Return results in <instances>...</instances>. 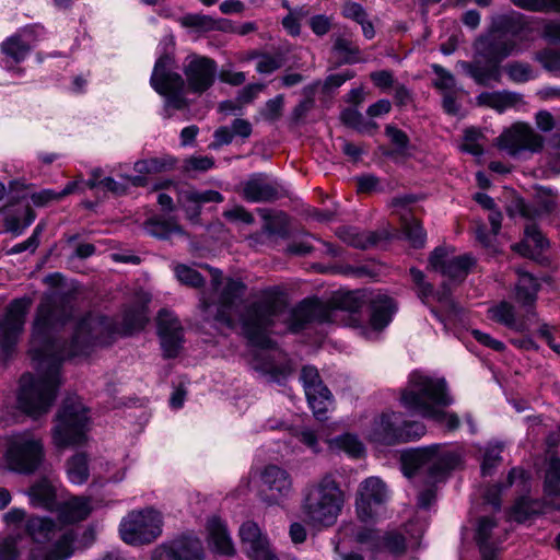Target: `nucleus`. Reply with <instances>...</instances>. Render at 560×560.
Instances as JSON below:
<instances>
[{"instance_id":"54","label":"nucleus","mask_w":560,"mask_h":560,"mask_svg":"<svg viewBox=\"0 0 560 560\" xmlns=\"http://www.w3.org/2000/svg\"><path fill=\"white\" fill-rule=\"evenodd\" d=\"M189 192H196L192 187L180 188L177 191V202L185 210L187 217L194 220L199 217L201 205L197 198L192 200H185L184 195H190Z\"/></svg>"},{"instance_id":"46","label":"nucleus","mask_w":560,"mask_h":560,"mask_svg":"<svg viewBox=\"0 0 560 560\" xmlns=\"http://www.w3.org/2000/svg\"><path fill=\"white\" fill-rule=\"evenodd\" d=\"M504 71L514 83H525L536 78L530 65L522 61H512L504 66Z\"/></svg>"},{"instance_id":"58","label":"nucleus","mask_w":560,"mask_h":560,"mask_svg":"<svg viewBox=\"0 0 560 560\" xmlns=\"http://www.w3.org/2000/svg\"><path fill=\"white\" fill-rule=\"evenodd\" d=\"M434 73L438 75L434 81V86L444 92L454 91L455 88V78L454 75L445 70L442 66L433 65L432 66Z\"/></svg>"},{"instance_id":"6","label":"nucleus","mask_w":560,"mask_h":560,"mask_svg":"<svg viewBox=\"0 0 560 560\" xmlns=\"http://www.w3.org/2000/svg\"><path fill=\"white\" fill-rule=\"evenodd\" d=\"M460 463L462 456L456 450L439 444L410 448L400 455L402 474L409 479L424 477L428 483L442 480Z\"/></svg>"},{"instance_id":"31","label":"nucleus","mask_w":560,"mask_h":560,"mask_svg":"<svg viewBox=\"0 0 560 560\" xmlns=\"http://www.w3.org/2000/svg\"><path fill=\"white\" fill-rule=\"evenodd\" d=\"M410 277L415 285L416 293L423 304L428 305L431 299L443 304L451 303V290L446 283H443L441 290L435 291L433 285L425 280L424 273L418 268H410Z\"/></svg>"},{"instance_id":"37","label":"nucleus","mask_w":560,"mask_h":560,"mask_svg":"<svg viewBox=\"0 0 560 560\" xmlns=\"http://www.w3.org/2000/svg\"><path fill=\"white\" fill-rule=\"evenodd\" d=\"M332 52L338 57L339 65H354L363 61L359 46L343 35L334 37Z\"/></svg>"},{"instance_id":"13","label":"nucleus","mask_w":560,"mask_h":560,"mask_svg":"<svg viewBox=\"0 0 560 560\" xmlns=\"http://www.w3.org/2000/svg\"><path fill=\"white\" fill-rule=\"evenodd\" d=\"M42 31L38 26H26L4 38L0 43V67L22 75L24 70L19 65L27 59Z\"/></svg>"},{"instance_id":"18","label":"nucleus","mask_w":560,"mask_h":560,"mask_svg":"<svg viewBox=\"0 0 560 560\" xmlns=\"http://www.w3.org/2000/svg\"><path fill=\"white\" fill-rule=\"evenodd\" d=\"M387 499V488L378 477L364 479L359 486L355 499L358 517L363 522L372 521L377 514V509Z\"/></svg>"},{"instance_id":"20","label":"nucleus","mask_w":560,"mask_h":560,"mask_svg":"<svg viewBox=\"0 0 560 560\" xmlns=\"http://www.w3.org/2000/svg\"><path fill=\"white\" fill-rule=\"evenodd\" d=\"M300 380L315 418L320 421L326 419V412L331 405V394L323 384L317 369L311 365L304 366Z\"/></svg>"},{"instance_id":"24","label":"nucleus","mask_w":560,"mask_h":560,"mask_svg":"<svg viewBox=\"0 0 560 560\" xmlns=\"http://www.w3.org/2000/svg\"><path fill=\"white\" fill-rule=\"evenodd\" d=\"M156 320L164 355L166 358L177 357L184 341V332L179 319L173 312L163 308L159 312Z\"/></svg>"},{"instance_id":"5","label":"nucleus","mask_w":560,"mask_h":560,"mask_svg":"<svg viewBox=\"0 0 560 560\" xmlns=\"http://www.w3.org/2000/svg\"><path fill=\"white\" fill-rule=\"evenodd\" d=\"M343 504V491L334 475L327 474L304 488L301 511L308 525L329 527L336 523Z\"/></svg>"},{"instance_id":"3","label":"nucleus","mask_w":560,"mask_h":560,"mask_svg":"<svg viewBox=\"0 0 560 560\" xmlns=\"http://www.w3.org/2000/svg\"><path fill=\"white\" fill-rule=\"evenodd\" d=\"M530 31L525 16L518 12L494 15L488 31L472 43L474 60H459L456 67L478 85L500 83L501 62L523 51L522 43L528 40Z\"/></svg>"},{"instance_id":"17","label":"nucleus","mask_w":560,"mask_h":560,"mask_svg":"<svg viewBox=\"0 0 560 560\" xmlns=\"http://www.w3.org/2000/svg\"><path fill=\"white\" fill-rule=\"evenodd\" d=\"M454 247L439 246L430 254L429 266L452 280H463L475 264L469 255H454Z\"/></svg>"},{"instance_id":"9","label":"nucleus","mask_w":560,"mask_h":560,"mask_svg":"<svg viewBox=\"0 0 560 560\" xmlns=\"http://www.w3.org/2000/svg\"><path fill=\"white\" fill-rule=\"evenodd\" d=\"M52 439L58 447L85 442L89 431V410L78 397H68L56 417Z\"/></svg>"},{"instance_id":"62","label":"nucleus","mask_w":560,"mask_h":560,"mask_svg":"<svg viewBox=\"0 0 560 560\" xmlns=\"http://www.w3.org/2000/svg\"><path fill=\"white\" fill-rule=\"evenodd\" d=\"M283 108V96L277 95L276 97L266 102L262 110V116L268 120H277L282 113Z\"/></svg>"},{"instance_id":"55","label":"nucleus","mask_w":560,"mask_h":560,"mask_svg":"<svg viewBox=\"0 0 560 560\" xmlns=\"http://www.w3.org/2000/svg\"><path fill=\"white\" fill-rule=\"evenodd\" d=\"M257 57L258 62L256 65V71L260 74H270L280 69L283 65V57L281 54H259Z\"/></svg>"},{"instance_id":"33","label":"nucleus","mask_w":560,"mask_h":560,"mask_svg":"<svg viewBox=\"0 0 560 560\" xmlns=\"http://www.w3.org/2000/svg\"><path fill=\"white\" fill-rule=\"evenodd\" d=\"M207 532L208 544L214 552L225 556L234 555V545L224 522L217 516L209 518Z\"/></svg>"},{"instance_id":"49","label":"nucleus","mask_w":560,"mask_h":560,"mask_svg":"<svg viewBox=\"0 0 560 560\" xmlns=\"http://www.w3.org/2000/svg\"><path fill=\"white\" fill-rule=\"evenodd\" d=\"M535 60L541 67L556 77H560V51L551 48L542 49L535 54Z\"/></svg>"},{"instance_id":"7","label":"nucleus","mask_w":560,"mask_h":560,"mask_svg":"<svg viewBox=\"0 0 560 560\" xmlns=\"http://www.w3.org/2000/svg\"><path fill=\"white\" fill-rule=\"evenodd\" d=\"M25 530L40 546L45 560H67L72 556L75 535L71 528L50 517L32 516L26 520Z\"/></svg>"},{"instance_id":"50","label":"nucleus","mask_w":560,"mask_h":560,"mask_svg":"<svg viewBox=\"0 0 560 560\" xmlns=\"http://www.w3.org/2000/svg\"><path fill=\"white\" fill-rule=\"evenodd\" d=\"M74 188H75V184L74 183H69L60 191H55L52 189H43V190H40L38 192H34L31 196V199H32V201H33V203L35 206L44 207V206L48 205L49 202H51L54 200H60L65 196L73 192Z\"/></svg>"},{"instance_id":"14","label":"nucleus","mask_w":560,"mask_h":560,"mask_svg":"<svg viewBox=\"0 0 560 560\" xmlns=\"http://www.w3.org/2000/svg\"><path fill=\"white\" fill-rule=\"evenodd\" d=\"M119 532L129 545L150 544L162 533L161 514L153 509L133 511L122 518Z\"/></svg>"},{"instance_id":"23","label":"nucleus","mask_w":560,"mask_h":560,"mask_svg":"<svg viewBox=\"0 0 560 560\" xmlns=\"http://www.w3.org/2000/svg\"><path fill=\"white\" fill-rule=\"evenodd\" d=\"M152 560H205L203 545L198 537L183 536L156 548Z\"/></svg>"},{"instance_id":"45","label":"nucleus","mask_w":560,"mask_h":560,"mask_svg":"<svg viewBox=\"0 0 560 560\" xmlns=\"http://www.w3.org/2000/svg\"><path fill=\"white\" fill-rule=\"evenodd\" d=\"M341 120L345 125L354 128L359 132H370L377 126L375 122L365 120L363 115L355 108H347L341 113Z\"/></svg>"},{"instance_id":"12","label":"nucleus","mask_w":560,"mask_h":560,"mask_svg":"<svg viewBox=\"0 0 560 560\" xmlns=\"http://www.w3.org/2000/svg\"><path fill=\"white\" fill-rule=\"evenodd\" d=\"M211 285L218 293V300L217 302H213L202 298L201 307L205 312L210 314L211 307L215 305L217 311L213 314V319L226 325L228 327H232V315L236 308L237 302L242 299L246 287L238 279L226 278L223 280L219 270L214 271Z\"/></svg>"},{"instance_id":"26","label":"nucleus","mask_w":560,"mask_h":560,"mask_svg":"<svg viewBox=\"0 0 560 560\" xmlns=\"http://www.w3.org/2000/svg\"><path fill=\"white\" fill-rule=\"evenodd\" d=\"M425 528L427 524L424 522L412 521L406 525L407 536L396 532L386 534L381 539V551L387 550L395 556H400L408 548L419 547Z\"/></svg>"},{"instance_id":"52","label":"nucleus","mask_w":560,"mask_h":560,"mask_svg":"<svg viewBox=\"0 0 560 560\" xmlns=\"http://www.w3.org/2000/svg\"><path fill=\"white\" fill-rule=\"evenodd\" d=\"M516 7L534 11H560V0H511Z\"/></svg>"},{"instance_id":"8","label":"nucleus","mask_w":560,"mask_h":560,"mask_svg":"<svg viewBox=\"0 0 560 560\" xmlns=\"http://www.w3.org/2000/svg\"><path fill=\"white\" fill-rule=\"evenodd\" d=\"M45 458L43 441L31 431L13 433L7 439L4 463L9 470L31 475Z\"/></svg>"},{"instance_id":"22","label":"nucleus","mask_w":560,"mask_h":560,"mask_svg":"<svg viewBox=\"0 0 560 560\" xmlns=\"http://www.w3.org/2000/svg\"><path fill=\"white\" fill-rule=\"evenodd\" d=\"M238 534L242 548L250 560H279L267 535L255 522L243 523Z\"/></svg>"},{"instance_id":"60","label":"nucleus","mask_w":560,"mask_h":560,"mask_svg":"<svg viewBox=\"0 0 560 560\" xmlns=\"http://www.w3.org/2000/svg\"><path fill=\"white\" fill-rule=\"evenodd\" d=\"M526 243H530L538 250H544L549 243L535 223H530L525 228Z\"/></svg>"},{"instance_id":"53","label":"nucleus","mask_w":560,"mask_h":560,"mask_svg":"<svg viewBox=\"0 0 560 560\" xmlns=\"http://www.w3.org/2000/svg\"><path fill=\"white\" fill-rule=\"evenodd\" d=\"M480 138H482V133L479 130L475 128L466 129L464 133L463 143L460 145L462 150L475 156L482 155L483 147L479 142Z\"/></svg>"},{"instance_id":"56","label":"nucleus","mask_w":560,"mask_h":560,"mask_svg":"<svg viewBox=\"0 0 560 560\" xmlns=\"http://www.w3.org/2000/svg\"><path fill=\"white\" fill-rule=\"evenodd\" d=\"M556 208V202L552 199L544 200L537 208H532L528 205L521 203L520 211L522 217L526 219H535L546 213H551Z\"/></svg>"},{"instance_id":"39","label":"nucleus","mask_w":560,"mask_h":560,"mask_svg":"<svg viewBox=\"0 0 560 560\" xmlns=\"http://www.w3.org/2000/svg\"><path fill=\"white\" fill-rule=\"evenodd\" d=\"M527 479V474L520 467H514L508 475L506 485H493L489 487L485 493V500L491 504L495 510L501 508L500 495L503 489L513 486L516 481L524 483Z\"/></svg>"},{"instance_id":"64","label":"nucleus","mask_w":560,"mask_h":560,"mask_svg":"<svg viewBox=\"0 0 560 560\" xmlns=\"http://www.w3.org/2000/svg\"><path fill=\"white\" fill-rule=\"evenodd\" d=\"M544 492L549 501V504L553 509L560 510V482L545 479Z\"/></svg>"},{"instance_id":"21","label":"nucleus","mask_w":560,"mask_h":560,"mask_svg":"<svg viewBox=\"0 0 560 560\" xmlns=\"http://www.w3.org/2000/svg\"><path fill=\"white\" fill-rule=\"evenodd\" d=\"M417 201L413 195L398 196L392 199L393 212L398 215L406 240L415 248H421L427 241V233L421 223L413 217L409 206Z\"/></svg>"},{"instance_id":"47","label":"nucleus","mask_w":560,"mask_h":560,"mask_svg":"<svg viewBox=\"0 0 560 560\" xmlns=\"http://www.w3.org/2000/svg\"><path fill=\"white\" fill-rule=\"evenodd\" d=\"M332 445L351 457H360L364 453V446L358 436L346 433L331 441Z\"/></svg>"},{"instance_id":"43","label":"nucleus","mask_w":560,"mask_h":560,"mask_svg":"<svg viewBox=\"0 0 560 560\" xmlns=\"http://www.w3.org/2000/svg\"><path fill=\"white\" fill-rule=\"evenodd\" d=\"M145 229L149 234L162 240L170 238L174 234H184L180 225L168 220H150Z\"/></svg>"},{"instance_id":"35","label":"nucleus","mask_w":560,"mask_h":560,"mask_svg":"<svg viewBox=\"0 0 560 560\" xmlns=\"http://www.w3.org/2000/svg\"><path fill=\"white\" fill-rule=\"evenodd\" d=\"M59 517L65 523H77L85 520L92 512L91 499L86 497H73L56 509Z\"/></svg>"},{"instance_id":"57","label":"nucleus","mask_w":560,"mask_h":560,"mask_svg":"<svg viewBox=\"0 0 560 560\" xmlns=\"http://www.w3.org/2000/svg\"><path fill=\"white\" fill-rule=\"evenodd\" d=\"M214 166V159L212 156L192 155L185 160V172H207Z\"/></svg>"},{"instance_id":"36","label":"nucleus","mask_w":560,"mask_h":560,"mask_svg":"<svg viewBox=\"0 0 560 560\" xmlns=\"http://www.w3.org/2000/svg\"><path fill=\"white\" fill-rule=\"evenodd\" d=\"M341 532L345 536L351 537L355 542L362 545L365 550L371 552L381 551V539L378 533L370 527L348 524L342 526Z\"/></svg>"},{"instance_id":"4","label":"nucleus","mask_w":560,"mask_h":560,"mask_svg":"<svg viewBox=\"0 0 560 560\" xmlns=\"http://www.w3.org/2000/svg\"><path fill=\"white\" fill-rule=\"evenodd\" d=\"M400 404L412 415L443 423L448 430L459 427V418L456 413L442 410L453 404L444 378L433 377L419 371L412 372L407 386L401 390Z\"/></svg>"},{"instance_id":"61","label":"nucleus","mask_w":560,"mask_h":560,"mask_svg":"<svg viewBox=\"0 0 560 560\" xmlns=\"http://www.w3.org/2000/svg\"><path fill=\"white\" fill-rule=\"evenodd\" d=\"M308 25L315 35L324 36L331 28V19L325 14H317L310 19Z\"/></svg>"},{"instance_id":"63","label":"nucleus","mask_w":560,"mask_h":560,"mask_svg":"<svg viewBox=\"0 0 560 560\" xmlns=\"http://www.w3.org/2000/svg\"><path fill=\"white\" fill-rule=\"evenodd\" d=\"M385 135L389 138L392 143L397 147L398 151L402 152L408 147V136L395 126H386Z\"/></svg>"},{"instance_id":"32","label":"nucleus","mask_w":560,"mask_h":560,"mask_svg":"<svg viewBox=\"0 0 560 560\" xmlns=\"http://www.w3.org/2000/svg\"><path fill=\"white\" fill-rule=\"evenodd\" d=\"M26 493L31 505L36 509L54 511L58 508L57 489L52 481L46 477L35 481Z\"/></svg>"},{"instance_id":"11","label":"nucleus","mask_w":560,"mask_h":560,"mask_svg":"<svg viewBox=\"0 0 560 560\" xmlns=\"http://www.w3.org/2000/svg\"><path fill=\"white\" fill-rule=\"evenodd\" d=\"M177 66L172 55H161L154 65L150 85L164 97V109H183L187 106V100L184 94L185 81L176 71Z\"/></svg>"},{"instance_id":"19","label":"nucleus","mask_w":560,"mask_h":560,"mask_svg":"<svg viewBox=\"0 0 560 560\" xmlns=\"http://www.w3.org/2000/svg\"><path fill=\"white\" fill-rule=\"evenodd\" d=\"M31 299L22 298L13 300L0 323V343L4 353L9 354L22 334L25 316L31 306Z\"/></svg>"},{"instance_id":"59","label":"nucleus","mask_w":560,"mask_h":560,"mask_svg":"<svg viewBox=\"0 0 560 560\" xmlns=\"http://www.w3.org/2000/svg\"><path fill=\"white\" fill-rule=\"evenodd\" d=\"M341 14L343 18L352 20L357 23L362 22L366 18L364 8L354 1L346 0L342 4Z\"/></svg>"},{"instance_id":"41","label":"nucleus","mask_w":560,"mask_h":560,"mask_svg":"<svg viewBox=\"0 0 560 560\" xmlns=\"http://www.w3.org/2000/svg\"><path fill=\"white\" fill-rule=\"evenodd\" d=\"M339 236L355 248L366 249L374 246L380 237L375 232L371 231H359L355 228H346L339 232Z\"/></svg>"},{"instance_id":"44","label":"nucleus","mask_w":560,"mask_h":560,"mask_svg":"<svg viewBox=\"0 0 560 560\" xmlns=\"http://www.w3.org/2000/svg\"><path fill=\"white\" fill-rule=\"evenodd\" d=\"M540 504L537 501L529 499L528 497H522L518 499L511 509V517L516 522H525L532 515L539 512Z\"/></svg>"},{"instance_id":"25","label":"nucleus","mask_w":560,"mask_h":560,"mask_svg":"<svg viewBox=\"0 0 560 560\" xmlns=\"http://www.w3.org/2000/svg\"><path fill=\"white\" fill-rule=\"evenodd\" d=\"M264 491L270 494L264 500L268 504H278L287 499L293 491V482L290 474L282 467L277 465L266 466L260 474Z\"/></svg>"},{"instance_id":"29","label":"nucleus","mask_w":560,"mask_h":560,"mask_svg":"<svg viewBox=\"0 0 560 560\" xmlns=\"http://www.w3.org/2000/svg\"><path fill=\"white\" fill-rule=\"evenodd\" d=\"M278 196L277 187L262 173L252 175L243 184V197L249 202H268Z\"/></svg>"},{"instance_id":"10","label":"nucleus","mask_w":560,"mask_h":560,"mask_svg":"<svg viewBox=\"0 0 560 560\" xmlns=\"http://www.w3.org/2000/svg\"><path fill=\"white\" fill-rule=\"evenodd\" d=\"M425 432L427 428L422 422L405 421L402 413L390 411L373 420L368 438L376 444L395 445L418 440Z\"/></svg>"},{"instance_id":"27","label":"nucleus","mask_w":560,"mask_h":560,"mask_svg":"<svg viewBox=\"0 0 560 560\" xmlns=\"http://www.w3.org/2000/svg\"><path fill=\"white\" fill-rule=\"evenodd\" d=\"M489 314L495 322L517 332L527 331L536 317L535 311L529 308L523 316H517L515 307L506 301L490 307Z\"/></svg>"},{"instance_id":"40","label":"nucleus","mask_w":560,"mask_h":560,"mask_svg":"<svg viewBox=\"0 0 560 560\" xmlns=\"http://www.w3.org/2000/svg\"><path fill=\"white\" fill-rule=\"evenodd\" d=\"M182 26L187 28H194L200 32H209V31H228L226 27H223L221 23H228V20H214L210 15H205L200 13H189L180 18L179 20Z\"/></svg>"},{"instance_id":"1","label":"nucleus","mask_w":560,"mask_h":560,"mask_svg":"<svg viewBox=\"0 0 560 560\" xmlns=\"http://www.w3.org/2000/svg\"><path fill=\"white\" fill-rule=\"evenodd\" d=\"M149 301L145 295L139 303L128 306L120 324L106 316L89 314L75 325L71 341L65 342L58 334L71 315L69 299L56 292L46 294L37 307L30 349L38 375H22L19 408L33 418L48 412L61 384L62 361L85 354L90 347L106 343L115 334L127 336L143 329L149 320Z\"/></svg>"},{"instance_id":"51","label":"nucleus","mask_w":560,"mask_h":560,"mask_svg":"<svg viewBox=\"0 0 560 560\" xmlns=\"http://www.w3.org/2000/svg\"><path fill=\"white\" fill-rule=\"evenodd\" d=\"M177 280L191 288H200L205 283L203 277L194 268L187 265H177L174 268Z\"/></svg>"},{"instance_id":"28","label":"nucleus","mask_w":560,"mask_h":560,"mask_svg":"<svg viewBox=\"0 0 560 560\" xmlns=\"http://www.w3.org/2000/svg\"><path fill=\"white\" fill-rule=\"evenodd\" d=\"M503 536L500 535L498 525L492 517H481L476 529V540L480 549L482 560H495L499 545Z\"/></svg>"},{"instance_id":"42","label":"nucleus","mask_w":560,"mask_h":560,"mask_svg":"<svg viewBox=\"0 0 560 560\" xmlns=\"http://www.w3.org/2000/svg\"><path fill=\"white\" fill-rule=\"evenodd\" d=\"M35 220V213L31 208H25L21 215L9 214L4 219L5 231L13 235H21Z\"/></svg>"},{"instance_id":"38","label":"nucleus","mask_w":560,"mask_h":560,"mask_svg":"<svg viewBox=\"0 0 560 560\" xmlns=\"http://www.w3.org/2000/svg\"><path fill=\"white\" fill-rule=\"evenodd\" d=\"M68 480L77 486L85 483L90 477L89 458L85 453H77L66 463Z\"/></svg>"},{"instance_id":"16","label":"nucleus","mask_w":560,"mask_h":560,"mask_svg":"<svg viewBox=\"0 0 560 560\" xmlns=\"http://www.w3.org/2000/svg\"><path fill=\"white\" fill-rule=\"evenodd\" d=\"M183 71L189 91L201 94L213 85L218 65L209 57L191 54L185 58Z\"/></svg>"},{"instance_id":"34","label":"nucleus","mask_w":560,"mask_h":560,"mask_svg":"<svg viewBox=\"0 0 560 560\" xmlns=\"http://www.w3.org/2000/svg\"><path fill=\"white\" fill-rule=\"evenodd\" d=\"M518 279L515 284L514 298L523 307L534 310L540 283L532 273L517 269Z\"/></svg>"},{"instance_id":"48","label":"nucleus","mask_w":560,"mask_h":560,"mask_svg":"<svg viewBox=\"0 0 560 560\" xmlns=\"http://www.w3.org/2000/svg\"><path fill=\"white\" fill-rule=\"evenodd\" d=\"M501 453V444H489L486 447L481 462L482 476H491L493 474L502 460Z\"/></svg>"},{"instance_id":"15","label":"nucleus","mask_w":560,"mask_h":560,"mask_svg":"<svg viewBox=\"0 0 560 560\" xmlns=\"http://www.w3.org/2000/svg\"><path fill=\"white\" fill-rule=\"evenodd\" d=\"M498 145L509 155L518 156L523 152H539L544 147V138L529 125L516 122L501 133Z\"/></svg>"},{"instance_id":"2","label":"nucleus","mask_w":560,"mask_h":560,"mask_svg":"<svg viewBox=\"0 0 560 560\" xmlns=\"http://www.w3.org/2000/svg\"><path fill=\"white\" fill-rule=\"evenodd\" d=\"M363 306V294L346 292L332 298L329 304L318 300H304L288 308L281 300L272 299L252 304L243 317V329L254 347L250 366L268 382L284 385L293 374L294 365L288 355L275 347L269 334L272 331L299 332L312 323H335L348 313V325L368 340H375L390 324L397 312L393 298L376 293L369 299V319L363 320L359 311Z\"/></svg>"},{"instance_id":"30","label":"nucleus","mask_w":560,"mask_h":560,"mask_svg":"<svg viewBox=\"0 0 560 560\" xmlns=\"http://www.w3.org/2000/svg\"><path fill=\"white\" fill-rule=\"evenodd\" d=\"M476 100L478 105L490 107L500 114L524 105L523 94L509 90L482 92Z\"/></svg>"}]
</instances>
